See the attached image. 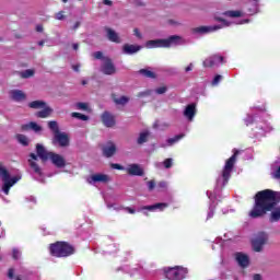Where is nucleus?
Returning a JSON list of instances; mask_svg holds the SVG:
<instances>
[{"label": "nucleus", "mask_w": 280, "mask_h": 280, "mask_svg": "<svg viewBox=\"0 0 280 280\" xmlns=\"http://www.w3.org/2000/svg\"><path fill=\"white\" fill-rule=\"evenodd\" d=\"M185 39L178 35H172L168 38L165 39H152L148 40L144 45L147 49H156L159 47H176V45H184Z\"/></svg>", "instance_id": "obj_4"}, {"label": "nucleus", "mask_w": 280, "mask_h": 280, "mask_svg": "<svg viewBox=\"0 0 280 280\" xmlns=\"http://www.w3.org/2000/svg\"><path fill=\"white\" fill-rule=\"evenodd\" d=\"M89 185H95V183H110V176L102 173H96L86 178Z\"/></svg>", "instance_id": "obj_12"}, {"label": "nucleus", "mask_w": 280, "mask_h": 280, "mask_svg": "<svg viewBox=\"0 0 280 280\" xmlns=\"http://www.w3.org/2000/svg\"><path fill=\"white\" fill-rule=\"evenodd\" d=\"M36 161H38V155L32 153L31 159L28 160V165L35 174L34 178L39 183H45V176L43 175V170L40 168V166H38V163H36Z\"/></svg>", "instance_id": "obj_8"}, {"label": "nucleus", "mask_w": 280, "mask_h": 280, "mask_svg": "<svg viewBox=\"0 0 280 280\" xmlns=\"http://www.w3.org/2000/svg\"><path fill=\"white\" fill-rule=\"evenodd\" d=\"M16 139L21 145H30V138L27 136L19 133Z\"/></svg>", "instance_id": "obj_36"}, {"label": "nucleus", "mask_w": 280, "mask_h": 280, "mask_svg": "<svg viewBox=\"0 0 280 280\" xmlns=\"http://www.w3.org/2000/svg\"><path fill=\"white\" fill-rule=\"evenodd\" d=\"M235 260L237 261L238 266H241V268H247L249 264L248 256L242 253L235 254Z\"/></svg>", "instance_id": "obj_23"}, {"label": "nucleus", "mask_w": 280, "mask_h": 280, "mask_svg": "<svg viewBox=\"0 0 280 280\" xmlns=\"http://www.w3.org/2000/svg\"><path fill=\"white\" fill-rule=\"evenodd\" d=\"M235 161H237V152H235L229 160H226L221 175H219V177L217 178L214 194L207 191V196L209 200H211L207 220H211V218H213L215 213V194H218L222 189V187H225L229 183V179L231 178V172H233V167L235 166Z\"/></svg>", "instance_id": "obj_2"}, {"label": "nucleus", "mask_w": 280, "mask_h": 280, "mask_svg": "<svg viewBox=\"0 0 280 280\" xmlns=\"http://www.w3.org/2000/svg\"><path fill=\"white\" fill-rule=\"evenodd\" d=\"M149 137H150V132L149 131L140 132V135L138 137V140H137V143L139 145H143V143H147Z\"/></svg>", "instance_id": "obj_33"}, {"label": "nucleus", "mask_w": 280, "mask_h": 280, "mask_svg": "<svg viewBox=\"0 0 280 280\" xmlns=\"http://www.w3.org/2000/svg\"><path fill=\"white\" fill-rule=\"evenodd\" d=\"M280 202V192L271 189L258 191L255 196V205L248 213L249 218L257 219L272 211Z\"/></svg>", "instance_id": "obj_1"}, {"label": "nucleus", "mask_w": 280, "mask_h": 280, "mask_svg": "<svg viewBox=\"0 0 280 280\" xmlns=\"http://www.w3.org/2000/svg\"><path fill=\"white\" fill-rule=\"evenodd\" d=\"M215 21H219V23L221 24L195 27L192 28V34H198L199 36H202L205 34H212V32H218V30H222L224 27H231V25H244L246 23H250V20L248 19L236 22L224 18H215Z\"/></svg>", "instance_id": "obj_3"}, {"label": "nucleus", "mask_w": 280, "mask_h": 280, "mask_svg": "<svg viewBox=\"0 0 280 280\" xmlns=\"http://www.w3.org/2000/svg\"><path fill=\"white\" fill-rule=\"evenodd\" d=\"M102 121L106 128H113V126H115V116L108 112H105L102 115Z\"/></svg>", "instance_id": "obj_22"}, {"label": "nucleus", "mask_w": 280, "mask_h": 280, "mask_svg": "<svg viewBox=\"0 0 280 280\" xmlns=\"http://www.w3.org/2000/svg\"><path fill=\"white\" fill-rule=\"evenodd\" d=\"M259 1L260 0H248L247 10L249 14H257V12H259Z\"/></svg>", "instance_id": "obj_26"}, {"label": "nucleus", "mask_w": 280, "mask_h": 280, "mask_svg": "<svg viewBox=\"0 0 280 280\" xmlns=\"http://www.w3.org/2000/svg\"><path fill=\"white\" fill-rule=\"evenodd\" d=\"M78 27H80V22H75V24L73 25L72 30H78Z\"/></svg>", "instance_id": "obj_62"}, {"label": "nucleus", "mask_w": 280, "mask_h": 280, "mask_svg": "<svg viewBox=\"0 0 280 280\" xmlns=\"http://www.w3.org/2000/svg\"><path fill=\"white\" fill-rule=\"evenodd\" d=\"M36 153L37 156L42 159V161H49L52 152L45 150V147L43 144H36Z\"/></svg>", "instance_id": "obj_21"}, {"label": "nucleus", "mask_w": 280, "mask_h": 280, "mask_svg": "<svg viewBox=\"0 0 280 280\" xmlns=\"http://www.w3.org/2000/svg\"><path fill=\"white\" fill-rule=\"evenodd\" d=\"M187 277V269L183 267H174L166 271V279L183 280Z\"/></svg>", "instance_id": "obj_10"}, {"label": "nucleus", "mask_w": 280, "mask_h": 280, "mask_svg": "<svg viewBox=\"0 0 280 280\" xmlns=\"http://www.w3.org/2000/svg\"><path fill=\"white\" fill-rule=\"evenodd\" d=\"M166 92H167V88H165V86L158 88V89L155 90V93H158V95H163V94L166 93Z\"/></svg>", "instance_id": "obj_48"}, {"label": "nucleus", "mask_w": 280, "mask_h": 280, "mask_svg": "<svg viewBox=\"0 0 280 280\" xmlns=\"http://www.w3.org/2000/svg\"><path fill=\"white\" fill-rule=\"evenodd\" d=\"M48 128L54 132V136L60 132V127H58V121L56 120L48 121Z\"/></svg>", "instance_id": "obj_34"}, {"label": "nucleus", "mask_w": 280, "mask_h": 280, "mask_svg": "<svg viewBox=\"0 0 280 280\" xmlns=\"http://www.w3.org/2000/svg\"><path fill=\"white\" fill-rule=\"evenodd\" d=\"M183 138H185V133L177 135L174 138L167 139L166 143H162L160 145V148H167V145L172 147V145H174V143H178L180 141V139H183Z\"/></svg>", "instance_id": "obj_27"}, {"label": "nucleus", "mask_w": 280, "mask_h": 280, "mask_svg": "<svg viewBox=\"0 0 280 280\" xmlns=\"http://www.w3.org/2000/svg\"><path fill=\"white\" fill-rule=\"evenodd\" d=\"M126 211H128V213H131V214L136 213L135 209L132 208H126Z\"/></svg>", "instance_id": "obj_60"}, {"label": "nucleus", "mask_w": 280, "mask_h": 280, "mask_svg": "<svg viewBox=\"0 0 280 280\" xmlns=\"http://www.w3.org/2000/svg\"><path fill=\"white\" fill-rule=\"evenodd\" d=\"M8 277H9V279L14 278V269H9Z\"/></svg>", "instance_id": "obj_54"}, {"label": "nucleus", "mask_w": 280, "mask_h": 280, "mask_svg": "<svg viewBox=\"0 0 280 280\" xmlns=\"http://www.w3.org/2000/svg\"><path fill=\"white\" fill-rule=\"evenodd\" d=\"M114 102L118 106H126V104H128V102H130V98H128L127 96H120V97L114 98Z\"/></svg>", "instance_id": "obj_35"}, {"label": "nucleus", "mask_w": 280, "mask_h": 280, "mask_svg": "<svg viewBox=\"0 0 280 280\" xmlns=\"http://www.w3.org/2000/svg\"><path fill=\"white\" fill-rule=\"evenodd\" d=\"M101 71L105 73V75H113L116 71L115 65L113 63V60L108 57L103 58Z\"/></svg>", "instance_id": "obj_13"}, {"label": "nucleus", "mask_w": 280, "mask_h": 280, "mask_svg": "<svg viewBox=\"0 0 280 280\" xmlns=\"http://www.w3.org/2000/svg\"><path fill=\"white\" fill-rule=\"evenodd\" d=\"M52 143H58L60 148H67L69 145V135L59 131L54 136Z\"/></svg>", "instance_id": "obj_14"}, {"label": "nucleus", "mask_w": 280, "mask_h": 280, "mask_svg": "<svg viewBox=\"0 0 280 280\" xmlns=\"http://www.w3.org/2000/svg\"><path fill=\"white\" fill-rule=\"evenodd\" d=\"M116 152H117V145H115L114 142H107L103 147V156H106V159H110V156H115Z\"/></svg>", "instance_id": "obj_18"}, {"label": "nucleus", "mask_w": 280, "mask_h": 280, "mask_svg": "<svg viewBox=\"0 0 280 280\" xmlns=\"http://www.w3.org/2000/svg\"><path fill=\"white\" fill-rule=\"evenodd\" d=\"M138 51H141V46L132 44H125L122 46V54H125V56H132L135 54H138Z\"/></svg>", "instance_id": "obj_19"}, {"label": "nucleus", "mask_w": 280, "mask_h": 280, "mask_svg": "<svg viewBox=\"0 0 280 280\" xmlns=\"http://www.w3.org/2000/svg\"><path fill=\"white\" fill-rule=\"evenodd\" d=\"M45 106H47V103H45L44 101H33V102L28 103V107L34 108L35 110L45 108Z\"/></svg>", "instance_id": "obj_32"}, {"label": "nucleus", "mask_w": 280, "mask_h": 280, "mask_svg": "<svg viewBox=\"0 0 280 280\" xmlns=\"http://www.w3.org/2000/svg\"><path fill=\"white\" fill-rule=\"evenodd\" d=\"M142 211H164V209H167V203L162 202V203H155L152 206H144L141 208Z\"/></svg>", "instance_id": "obj_24"}, {"label": "nucleus", "mask_w": 280, "mask_h": 280, "mask_svg": "<svg viewBox=\"0 0 280 280\" xmlns=\"http://www.w3.org/2000/svg\"><path fill=\"white\" fill-rule=\"evenodd\" d=\"M12 257L14 259H21V252L19 250V248H13L12 249Z\"/></svg>", "instance_id": "obj_44"}, {"label": "nucleus", "mask_w": 280, "mask_h": 280, "mask_svg": "<svg viewBox=\"0 0 280 280\" xmlns=\"http://www.w3.org/2000/svg\"><path fill=\"white\" fill-rule=\"evenodd\" d=\"M93 57L96 59V60H104V54H102V51H96L93 54Z\"/></svg>", "instance_id": "obj_47"}, {"label": "nucleus", "mask_w": 280, "mask_h": 280, "mask_svg": "<svg viewBox=\"0 0 280 280\" xmlns=\"http://www.w3.org/2000/svg\"><path fill=\"white\" fill-rule=\"evenodd\" d=\"M196 113H198V109H196V104L191 103L185 107L183 115L187 121H194Z\"/></svg>", "instance_id": "obj_15"}, {"label": "nucleus", "mask_w": 280, "mask_h": 280, "mask_svg": "<svg viewBox=\"0 0 280 280\" xmlns=\"http://www.w3.org/2000/svg\"><path fill=\"white\" fill-rule=\"evenodd\" d=\"M220 82H222V75L221 74H217L213 78L211 84H212V86H218V84H220Z\"/></svg>", "instance_id": "obj_41"}, {"label": "nucleus", "mask_w": 280, "mask_h": 280, "mask_svg": "<svg viewBox=\"0 0 280 280\" xmlns=\"http://www.w3.org/2000/svg\"><path fill=\"white\" fill-rule=\"evenodd\" d=\"M168 23L170 25H180V23L177 22L176 20H170Z\"/></svg>", "instance_id": "obj_56"}, {"label": "nucleus", "mask_w": 280, "mask_h": 280, "mask_svg": "<svg viewBox=\"0 0 280 280\" xmlns=\"http://www.w3.org/2000/svg\"><path fill=\"white\" fill-rule=\"evenodd\" d=\"M57 21H62L65 19V13L62 11L58 12L55 16Z\"/></svg>", "instance_id": "obj_50"}, {"label": "nucleus", "mask_w": 280, "mask_h": 280, "mask_svg": "<svg viewBox=\"0 0 280 280\" xmlns=\"http://www.w3.org/2000/svg\"><path fill=\"white\" fill-rule=\"evenodd\" d=\"M140 73L142 75H144L145 78H154V72H152L150 70L142 69V70H140Z\"/></svg>", "instance_id": "obj_42"}, {"label": "nucleus", "mask_w": 280, "mask_h": 280, "mask_svg": "<svg viewBox=\"0 0 280 280\" xmlns=\"http://www.w3.org/2000/svg\"><path fill=\"white\" fill-rule=\"evenodd\" d=\"M72 48L74 51H78L80 49V44L78 43L72 44Z\"/></svg>", "instance_id": "obj_55"}, {"label": "nucleus", "mask_w": 280, "mask_h": 280, "mask_svg": "<svg viewBox=\"0 0 280 280\" xmlns=\"http://www.w3.org/2000/svg\"><path fill=\"white\" fill-rule=\"evenodd\" d=\"M110 167H112V170H120V171L126 170V167H124L121 164H117V163H112Z\"/></svg>", "instance_id": "obj_45"}, {"label": "nucleus", "mask_w": 280, "mask_h": 280, "mask_svg": "<svg viewBox=\"0 0 280 280\" xmlns=\"http://www.w3.org/2000/svg\"><path fill=\"white\" fill-rule=\"evenodd\" d=\"M71 117H74V119H80L81 121H89V116H86L84 114H80L78 112H73L71 114Z\"/></svg>", "instance_id": "obj_38"}, {"label": "nucleus", "mask_w": 280, "mask_h": 280, "mask_svg": "<svg viewBox=\"0 0 280 280\" xmlns=\"http://www.w3.org/2000/svg\"><path fill=\"white\" fill-rule=\"evenodd\" d=\"M51 113H54V109H51V107H48L46 105L45 107H43L42 110L36 113V117H39V119H47V117H49Z\"/></svg>", "instance_id": "obj_29"}, {"label": "nucleus", "mask_w": 280, "mask_h": 280, "mask_svg": "<svg viewBox=\"0 0 280 280\" xmlns=\"http://www.w3.org/2000/svg\"><path fill=\"white\" fill-rule=\"evenodd\" d=\"M36 30L37 32H43V25H37Z\"/></svg>", "instance_id": "obj_63"}, {"label": "nucleus", "mask_w": 280, "mask_h": 280, "mask_svg": "<svg viewBox=\"0 0 280 280\" xmlns=\"http://www.w3.org/2000/svg\"><path fill=\"white\" fill-rule=\"evenodd\" d=\"M32 75H34V70L32 69H27L21 72V78H24V79L32 78Z\"/></svg>", "instance_id": "obj_39"}, {"label": "nucleus", "mask_w": 280, "mask_h": 280, "mask_svg": "<svg viewBox=\"0 0 280 280\" xmlns=\"http://www.w3.org/2000/svg\"><path fill=\"white\" fill-rule=\"evenodd\" d=\"M271 176L276 179V180H280V165H273L272 166V172H271Z\"/></svg>", "instance_id": "obj_37"}, {"label": "nucleus", "mask_w": 280, "mask_h": 280, "mask_svg": "<svg viewBox=\"0 0 280 280\" xmlns=\"http://www.w3.org/2000/svg\"><path fill=\"white\" fill-rule=\"evenodd\" d=\"M74 71H80V66H73Z\"/></svg>", "instance_id": "obj_64"}, {"label": "nucleus", "mask_w": 280, "mask_h": 280, "mask_svg": "<svg viewBox=\"0 0 280 280\" xmlns=\"http://www.w3.org/2000/svg\"><path fill=\"white\" fill-rule=\"evenodd\" d=\"M77 108L79 110H89V104H86V103H77Z\"/></svg>", "instance_id": "obj_43"}, {"label": "nucleus", "mask_w": 280, "mask_h": 280, "mask_svg": "<svg viewBox=\"0 0 280 280\" xmlns=\"http://www.w3.org/2000/svg\"><path fill=\"white\" fill-rule=\"evenodd\" d=\"M0 178L2 180V191L8 196L10 194V189L14 187L21 178H23V175L18 174L13 177H10V172H8V168H5L4 165L0 163Z\"/></svg>", "instance_id": "obj_5"}, {"label": "nucleus", "mask_w": 280, "mask_h": 280, "mask_svg": "<svg viewBox=\"0 0 280 280\" xmlns=\"http://www.w3.org/2000/svg\"><path fill=\"white\" fill-rule=\"evenodd\" d=\"M267 242H268V234H266V232H259L252 240V246L256 253H261Z\"/></svg>", "instance_id": "obj_9"}, {"label": "nucleus", "mask_w": 280, "mask_h": 280, "mask_svg": "<svg viewBox=\"0 0 280 280\" xmlns=\"http://www.w3.org/2000/svg\"><path fill=\"white\" fill-rule=\"evenodd\" d=\"M52 257H69L73 255V247L65 242H57L50 245Z\"/></svg>", "instance_id": "obj_7"}, {"label": "nucleus", "mask_w": 280, "mask_h": 280, "mask_svg": "<svg viewBox=\"0 0 280 280\" xmlns=\"http://www.w3.org/2000/svg\"><path fill=\"white\" fill-rule=\"evenodd\" d=\"M279 220H280V206L275 208L271 211V214L269 217V222H279Z\"/></svg>", "instance_id": "obj_31"}, {"label": "nucleus", "mask_w": 280, "mask_h": 280, "mask_svg": "<svg viewBox=\"0 0 280 280\" xmlns=\"http://www.w3.org/2000/svg\"><path fill=\"white\" fill-rule=\"evenodd\" d=\"M22 130H33L34 132H40V130H43V127L34 121H31L28 124L22 125Z\"/></svg>", "instance_id": "obj_28"}, {"label": "nucleus", "mask_w": 280, "mask_h": 280, "mask_svg": "<svg viewBox=\"0 0 280 280\" xmlns=\"http://www.w3.org/2000/svg\"><path fill=\"white\" fill-rule=\"evenodd\" d=\"M108 209H114V211H121V207L117 205H107Z\"/></svg>", "instance_id": "obj_51"}, {"label": "nucleus", "mask_w": 280, "mask_h": 280, "mask_svg": "<svg viewBox=\"0 0 280 280\" xmlns=\"http://www.w3.org/2000/svg\"><path fill=\"white\" fill-rule=\"evenodd\" d=\"M202 65L206 68L220 67V65H224V57L220 55L210 56L202 62Z\"/></svg>", "instance_id": "obj_11"}, {"label": "nucleus", "mask_w": 280, "mask_h": 280, "mask_svg": "<svg viewBox=\"0 0 280 280\" xmlns=\"http://www.w3.org/2000/svg\"><path fill=\"white\" fill-rule=\"evenodd\" d=\"M104 5H113L112 0H103Z\"/></svg>", "instance_id": "obj_58"}, {"label": "nucleus", "mask_w": 280, "mask_h": 280, "mask_svg": "<svg viewBox=\"0 0 280 280\" xmlns=\"http://www.w3.org/2000/svg\"><path fill=\"white\" fill-rule=\"evenodd\" d=\"M9 94L13 102H25V100H27V95L21 90H11Z\"/></svg>", "instance_id": "obj_20"}, {"label": "nucleus", "mask_w": 280, "mask_h": 280, "mask_svg": "<svg viewBox=\"0 0 280 280\" xmlns=\"http://www.w3.org/2000/svg\"><path fill=\"white\" fill-rule=\"evenodd\" d=\"M246 126H250L256 122V133L259 137H264L266 132H270L272 130V127L268 125L266 121H257V114H247L246 118L244 119Z\"/></svg>", "instance_id": "obj_6"}, {"label": "nucleus", "mask_w": 280, "mask_h": 280, "mask_svg": "<svg viewBox=\"0 0 280 280\" xmlns=\"http://www.w3.org/2000/svg\"><path fill=\"white\" fill-rule=\"evenodd\" d=\"M159 187H161L162 189H164L165 187H167V184L165 182H161L159 184Z\"/></svg>", "instance_id": "obj_59"}, {"label": "nucleus", "mask_w": 280, "mask_h": 280, "mask_svg": "<svg viewBox=\"0 0 280 280\" xmlns=\"http://www.w3.org/2000/svg\"><path fill=\"white\" fill-rule=\"evenodd\" d=\"M223 16H228V19H240V18L244 16V11H240V10L225 11L223 13Z\"/></svg>", "instance_id": "obj_30"}, {"label": "nucleus", "mask_w": 280, "mask_h": 280, "mask_svg": "<svg viewBox=\"0 0 280 280\" xmlns=\"http://www.w3.org/2000/svg\"><path fill=\"white\" fill-rule=\"evenodd\" d=\"M48 159L51 161L55 167L62 168L67 165V161L65 160V158L58 153L52 152Z\"/></svg>", "instance_id": "obj_16"}, {"label": "nucleus", "mask_w": 280, "mask_h": 280, "mask_svg": "<svg viewBox=\"0 0 280 280\" xmlns=\"http://www.w3.org/2000/svg\"><path fill=\"white\" fill-rule=\"evenodd\" d=\"M254 280H261V276L259 273L254 275Z\"/></svg>", "instance_id": "obj_61"}, {"label": "nucleus", "mask_w": 280, "mask_h": 280, "mask_svg": "<svg viewBox=\"0 0 280 280\" xmlns=\"http://www.w3.org/2000/svg\"><path fill=\"white\" fill-rule=\"evenodd\" d=\"M125 171L129 176H143V167L139 164H129Z\"/></svg>", "instance_id": "obj_17"}, {"label": "nucleus", "mask_w": 280, "mask_h": 280, "mask_svg": "<svg viewBox=\"0 0 280 280\" xmlns=\"http://www.w3.org/2000/svg\"><path fill=\"white\" fill-rule=\"evenodd\" d=\"M30 202H33V205H36V198L35 197H28L26 198Z\"/></svg>", "instance_id": "obj_57"}, {"label": "nucleus", "mask_w": 280, "mask_h": 280, "mask_svg": "<svg viewBox=\"0 0 280 280\" xmlns=\"http://www.w3.org/2000/svg\"><path fill=\"white\" fill-rule=\"evenodd\" d=\"M148 95H152V90H147L144 92H140L138 97H148Z\"/></svg>", "instance_id": "obj_46"}, {"label": "nucleus", "mask_w": 280, "mask_h": 280, "mask_svg": "<svg viewBox=\"0 0 280 280\" xmlns=\"http://www.w3.org/2000/svg\"><path fill=\"white\" fill-rule=\"evenodd\" d=\"M163 165L166 170H170V167H172L174 165V159L168 158V159L164 160Z\"/></svg>", "instance_id": "obj_40"}, {"label": "nucleus", "mask_w": 280, "mask_h": 280, "mask_svg": "<svg viewBox=\"0 0 280 280\" xmlns=\"http://www.w3.org/2000/svg\"><path fill=\"white\" fill-rule=\"evenodd\" d=\"M148 187H149V190L152 191V189L156 187V183L154 180H150L148 182Z\"/></svg>", "instance_id": "obj_49"}, {"label": "nucleus", "mask_w": 280, "mask_h": 280, "mask_svg": "<svg viewBox=\"0 0 280 280\" xmlns=\"http://www.w3.org/2000/svg\"><path fill=\"white\" fill-rule=\"evenodd\" d=\"M133 34H135V36H137V38H143V35L141 34V32H139V28H135L133 30Z\"/></svg>", "instance_id": "obj_52"}, {"label": "nucleus", "mask_w": 280, "mask_h": 280, "mask_svg": "<svg viewBox=\"0 0 280 280\" xmlns=\"http://www.w3.org/2000/svg\"><path fill=\"white\" fill-rule=\"evenodd\" d=\"M189 71H194V63H189L186 68H185V72L189 73Z\"/></svg>", "instance_id": "obj_53"}, {"label": "nucleus", "mask_w": 280, "mask_h": 280, "mask_svg": "<svg viewBox=\"0 0 280 280\" xmlns=\"http://www.w3.org/2000/svg\"><path fill=\"white\" fill-rule=\"evenodd\" d=\"M105 32L110 43H117V44L121 43V38L119 37V34H117V32H115L113 28L106 27Z\"/></svg>", "instance_id": "obj_25"}]
</instances>
